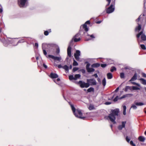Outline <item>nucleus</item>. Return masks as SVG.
<instances>
[{"mask_svg":"<svg viewBox=\"0 0 146 146\" xmlns=\"http://www.w3.org/2000/svg\"><path fill=\"white\" fill-rule=\"evenodd\" d=\"M115 5L114 1L111 2L110 6L106 9V11L107 13H110L113 12L115 10Z\"/></svg>","mask_w":146,"mask_h":146,"instance_id":"nucleus-4","label":"nucleus"},{"mask_svg":"<svg viewBox=\"0 0 146 146\" xmlns=\"http://www.w3.org/2000/svg\"><path fill=\"white\" fill-rule=\"evenodd\" d=\"M137 74L135 73L133 77L131 78L130 80H129V82H131L134 81L137 79Z\"/></svg>","mask_w":146,"mask_h":146,"instance_id":"nucleus-18","label":"nucleus"},{"mask_svg":"<svg viewBox=\"0 0 146 146\" xmlns=\"http://www.w3.org/2000/svg\"><path fill=\"white\" fill-rule=\"evenodd\" d=\"M94 109V106L92 105H90L89 106V107H88V109L90 110H92Z\"/></svg>","mask_w":146,"mask_h":146,"instance_id":"nucleus-30","label":"nucleus"},{"mask_svg":"<svg viewBox=\"0 0 146 146\" xmlns=\"http://www.w3.org/2000/svg\"><path fill=\"white\" fill-rule=\"evenodd\" d=\"M142 15H140L138 19L136 20V21L137 23L138 26L136 27L135 29V31H139L141 29V26L144 27L146 23V18L142 17Z\"/></svg>","mask_w":146,"mask_h":146,"instance_id":"nucleus-1","label":"nucleus"},{"mask_svg":"<svg viewBox=\"0 0 146 146\" xmlns=\"http://www.w3.org/2000/svg\"><path fill=\"white\" fill-rule=\"evenodd\" d=\"M85 24L87 25V24L89 25L90 24V21H86L84 23Z\"/></svg>","mask_w":146,"mask_h":146,"instance_id":"nucleus-48","label":"nucleus"},{"mask_svg":"<svg viewBox=\"0 0 146 146\" xmlns=\"http://www.w3.org/2000/svg\"><path fill=\"white\" fill-rule=\"evenodd\" d=\"M138 139L141 142H144L145 140V138L143 136H140L138 138Z\"/></svg>","mask_w":146,"mask_h":146,"instance_id":"nucleus-21","label":"nucleus"},{"mask_svg":"<svg viewBox=\"0 0 146 146\" xmlns=\"http://www.w3.org/2000/svg\"><path fill=\"white\" fill-rule=\"evenodd\" d=\"M62 68L64 69L66 71H68V67L66 65H65Z\"/></svg>","mask_w":146,"mask_h":146,"instance_id":"nucleus-28","label":"nucleus"},{"mask_svg":"<svg viewBox=\"0 0 146 146\" xmlns=\"http://www.w3.org/2000/svg\"><path fill=\"white\" fill-rule=\"evenodd\" d=\"M107 78L108 79H111L113 77L112 74L111 73H108L107 74Z\"/></svg>","mask_w":146,"mask_h":146,"instance_id":"nucleus-24","label":"nucleus"},{"mask_svg":"<svg viewBox=\"0 0 146 146\" xmlns=\"http://www.w3.org/2000/svg\"><path fill=\"white\" fill-rule=\"evenodd\" d=\"M69 78L70 80H74V77L72 75H70L69 76Z\"/></svg>","mask_w":146,"mask_h":146,"instance_id":"nucleus-34","label":"nucleus"},{"mask_svg":"<svg viewBox=\"0 0 146 146\" xmlns=\"http://www.w3.org/2000/svg\"><path fill=\"white\" fill-rule=\"evenodd\" d=\"M106 80L105 78H104L102 81V84L104 86L106 85Z\"/></svg>","mask_w":146,"mask_h":146,"instance_id":"nucleus-32","label":"nucleus"},{"mask_svg":"<svg viewBox=\"0 0 146 146\" xmlns=\"http://www.w3.org/2000/svg\"><path fill=\"white\" fill-rule=\"evenodd\" d=\"M69 68H70V69H72V65H70V66Z\"/></svg>","mask_w":146,"mask_h":146,"instance_id":"nucleus-62","label":"nucleus"},{"mask_svg":"<svg viewBox=\"0 0 146 146\" xmlns=\"http://www.w3.org/2000/svg\"><path fill=\"white\" fill-rule=\"evenodd\" d=\"M97 80H98V81L99 82L100 81V79L99 78H98Z\"/></svg>","mask_w":146,"mask_h":146,"instance_id":"nucleus-64","label":"nucleus"},{"mask_svg":"<svg viewBox=\"0 0 146 146\" xmlns=\"http://www.w3.org/2000/svg\"><path fill=\"white\" fill-rule=\"evenodd\" d=\"M18 4L20 7H26L27 5V0H18Z\"/></svg>","mask_w":146,"mask_h":146,"instance_id":"nucleus-5","label":"nucleus"},{"mask_svg":"<svg viewBox=\"0 0 146 146\" xmlns=\"http://www.w3.org/2000/svg\"><path fill=\"white\" fill-rule=\"evenodd\" d=\"M141 35V38L142 40H146V36L143 33V31H141L136 35V37L137 38H139Z\"/></svg>","mask_w":146,"mask_h":146,"instance_id":"nucleus-7","label":"nucleus"},{"mask_svg":"<svg viewBox=\"0 0 146 146\" xmlns=\"http://www.w3.org/2000/svg\"><path fill=\"white\" fill-rule=\"evenodd\" d=\"M141 82L142 84L144 85H146V80L143 78H141L139 80Z\"/></svg>","mask_w":146,"mask_h":146,"instance_id":"nucleus-23","label":"nucleus"},{"mask_svg":"<svg viewBox=\"0 0 146 146\" xmlns=\"http://www.w3.org/2000/svg\"><path fill=\"white\" fill-rule=\"evenodd\" d=\"M58 68H62V67H63V66H62L61 65H59L58 66Z\"/></svg>","mask_w":146,"mask_h":146,"instance_id":"nucleus-57","label":"nucleus"},{"mask_svg":"<svg viewBox=\"0 0 146 146\" xmlns=\"http://www.w3.org/2000/svg\"><path fill=\"white\" fill-rule=\"evenodd\" d=\"M86 63H88L86 66V69L87 72H94L95 69L94 68H89V66L90 65V64L88 63V62H86Z\"/></svg>","mask_w":146,"mask_h":146,"instance_id":"nucleus-11","label":"nucleus"},{"mask_svg":"<svg viewBox=\"0 0 146 146\" xmlns=\"http://www.w3.org/2000/svg\"><path fill=\"white\" fill-rule=\"evenodd\" d=\"M51 32V29H49L48 31H45L44 32V34L45 36H47L48 35L49 33Z\"/></svg>","mask_w":146,"mask_h":146,"instance_id":"nucleus-22","label":"nucleus"},{"mask_svg":"<svg viewBox=\"0 0 146 146\" xmlns=\"http://www.w3.org/2000/svg\"><path fill=\"white\" fill-rule=\"evenodd\" d=\"M80 76H81L80 74H76L75 75L74 77V80H76L78 78H80Z\"/></svg>","mask_w":146,"mask_h":146,"instance_id":"nucleus-25","label":"nucleus"},{"mask_svg":"<svg viewBox=\"0 0 146 146\" xmlns=\"http://www.w3.org/2000/svg\"><path fill=\"white\" fill-rule=\"evenodd\" d=\"M144 8L143 13L141 15L143 16L142 17H145L146 18V0H144Z\"/></svg>","mask_w":146,"mask_h":146,"instance_id":"nucleus-12","label":"nucleus"},{"mask_svg":"<svg viewBox=\"0 0 146 146\" xmlns=\"http://www.w3.org/2000/svg\"><path fill=\"white\" fill-rule=\"evenodd\" d=\"M119 90V87H117L115 90V92H117L118 90Z\"/></svg>","mask_w":146,"mask_h":146,"instance_id":"nucleus-59","label":"nucleus"},{"mask_svg":"<svg viewBox=\"0 0 146 146\" xmlns=\"http://www.w3.org/2000/svg\"><path fill=\"white\" fill-rule=\"evenodd\" d=\"M116 69L115 67L112 66L111 67V68L110 69V71L111 72H113L114 71H116Z\"/></svg>","mask_w":146,"mask_h":146,"instance_id":"nucleus-33","label":"nucleus"},{"mask_svg":"<svg viewBox=\"0 0 146 146\" xmlns=\"http://www.w3.org/2000/svg\"><path fill=\"white\" fill-rule=\"evenodd\" d=\"M78 65L77 62L74 60H73V66H77Z\"/></svg>","mask_w":146,"mask_h":146,"instance_id":"nucleus-31","label":"nucleus"},{"mask_svg":"<svg viewBox=\"0 0 146 146\" xmlns=\"http://www.w3.org/2000/svg\"><path fill=\"white\" fill-rule=\"evenodd\" d=\"M34 48L35 49H35L36 48V43H35V46H34Z\"/></svg>","mask_w":146,"mask_h":146,"instance_id":"nucleus-53","label":"nucleus"},{"mask_svg":"<svg viewBox=\"0 0 146 146\" xmlns=\"http://www.w3.org/2000/svg\"><path fill=\"white\" fill-rule=\"evenodd\" d=\"M87 92H94V89L92 87H90L87 90Z\"/></svg>","mask_w":146,"mask_h":146,"instance_id":"nucleus-26","label":"nucleus"},{"mask_svg":"<svg viewBox=\"0 0 146 146\" xmlns=\"http://www.w3.org/2000/svg\"><path fill=\"white\" fill-rule=\"evenodd\" d=\"M126 106H123V114L125 115H126Z\"/></svg>","mask_w":146,"mask_h":146,"instance_id":"nucleus-29","label":"nucleus"},{"mask_svg":"<svg viewBox=\"0 0 146 146\" xmlns=\"http://www.w3.org/2000/svg\"><path fill=\"white\" fill-rule=\"evenodd\" d=\"M77 84L81 88H87L90 86V85L88 82L85 83L84 82L81 80L79 81L77 83Z\"/></svg>","mask_w":146,"mask_h":146,"instance_id":"nucleus-6","label":"nucleus"},{"mask_svg":"<svg viewBox=\"0 0 146 146\" xmlns=\"http://www.w3.org/2000/svg\"><path fill=\"white\" fill-rule=\"evenodd\" d=\"M24 42V41H23V40H19V41L18 42L17 44L16 45H17V44L18 43L22 42Z\"/></svg>","mask_w":146,"mask_h":146,"instance_id":"nucleus-52","label":"nucleus"},{"mask_svg":"<svg viewBox=\"0 0 146 146\" xmlns=\"http://www.w3.org/2000/svg\"><path fill=\"white\" fill-rule=\"evenodd\" d=\"M119 113V110L118 109H115L111 110V113H110L108 116L111 121L112 122L113 124H115L116 122L115 121V116H118Z\"/></svg>","mask_w":146,"mask_h":146,"instance_id":"nucleus-2","label":"nucleus"},{"mask_svg":"<svg viewBox=\"0 0 146 146\" xmlns=\"http://www.w3.org/2000/svg\"><path fill=\"white\" fill-rule=\"evenodd\" d=\"M68 55L69 57H71V47L70 46H69L67 49Z\"/></svg>","mask_w":146,"mask_h":146,"instance_id":"nucleus-15","label":"nucleus"},{"mask_svg":"<svg viewBox=\"0 0 146 146\" xmlns=\"http://www.w3.org/2000/svg\"><path fill=\"white\" fill-rule=\"evenodd\" d=\"M50 76L52 78H58V76L56 74L52 72L50 74Z\"/></svg>","mask_w":146,"mask_h":146,"instance_id":"nucleus-16","label":"nucleus"},{"mask_svg":"<svg viewBox=\"0 0 146 146\" xmlns=\"http://www.w3.org/2000/svg\"><path fill=\"white\" fill-rule=\"evenodd\" d=\"M120 77L121 78H125L124 74L123 72H121L120 74Z\"/></svg>","mask_w":146,"mask_h":146,"instance_id":"nucleus-36","label":"nucleus"},{"mask_svg":"<svg viewBox=\"0 0 146 146\" xmlns=\"http://www.w3.org/2000/svg\"><path fill=\"white\" fill-rule=\"evenodd\" d=\"M142 75L143 77L146 78V74L144 73L143 72L142 73Z\"/></svg>","mask_w":146,"mask_h":146,"instance_id":"nucleus-49","label":"nucleus"},{"mask_svg":"<svg viewBox=\"0 0 146 146\" xmlns=\"http://www.w3.org/2000/svg\"><path fill=\"white\" fill-rule=\"evenodd\" d=\"M131 108L135 109H136L137 108V106L134 105H133L131 106Z\"/></svg>","mask_w":146,"mask_h":146,"instance_id":"nucleus-46","label":"nucleus"},{"mask_svg":"<svg viewBox=\"0 0 146 146\" xmlns=\"http://www.w3.org/2000/svg\"><path fill=\"white\" fill-rule=\"evenodd\" d=\"M47 46V45L46 44H42V48L43 49V53L46 56L47 55V52L45 49L46 48H44L46 47V46Z\"/></svg>","mask_w":146,"mask_h":146,"instance_id":"nucleus-17","label":"nucleus"},{"mask_svg":"<svg viewBox=\"0 0 146 146\" xmlns=\"http://www.w3.org/2000/svg\"><path fill=\"white\" fill-rule=\"evenodd\" d=\"M102 22V21H98L96 22V23L97 24H100Z\"/></svg>","mask_w":146,"mask_h":146,"instance_id":"nucleus-60","label":"nucleus"},{"mask_svg":"<svg viewBox=\"0 0 146 146\" xmlns=\"http://www.w3.org/2000/svg\"><path fill=\"white\" fill-rule=\"evenodd\" d=\"M115 0H113L112 2L114 1V3H115ZM106 1L108 2V4L106 5V7H107L110 5L111 0H106Z\"/></svg>","mask_w":146,"mask_h":146,"instance_id":"nucleus-27","label":"nucleus"},{"mask_svg":"<svg viewBox=\"0 0 146 146\" xmlns=\"http://www.w3.org/2000/svg\"><path fill=\"white\" fill-rule=\"evenodd\" d=\"M107 65L106 64H102L101 65V66L102 68H104L107 66Z\"/></svg>","mask_w":146,"mask_h":146,"instance_id":"nucleus-45","label":"nucleus"},{"mask_svg":"<svg viewBox=\"0 0 146 146\" xmlns=\"http://www.w3.org/2000/svg\"><path fill=\"white\" fill-rule=\"evenodd\" d=\"M131 83L132 84H133L134 85H137L138 86H139V84H138V83H135V82H132Z\"/></svg>","mask_w":146,"mask_h":146,"instance_id":"nucleus-50","label":"nucleus"},{"mask_svg":"<svg viewBox=\"0 0 146 146\" xmlns=\"http://www.w3.org/2000/svg\"><path fill=\"white\" fill-rule=\"evenodd\" d=\"M126 140L127 142L129 143L130 141V139L128 137V136H127L126 138Z\"/></svg>","mask_w":146,"mask_h":146,"instance_id":"nucleus-47","label":"nucleus"},{"mask_svg":"<svg viewBox=\"0 0 146 146\" xmlns=\"http://www.w3.org/2000/svg\"><path fill=\"white\" fill-rule=\"evenodd\" d=\"M82 27L86 32H87L88 31V28L87 27V25L84 24L82 25Z\"/></svg>","mask_w":146,"mask_h":146,"instance_id":"nucleus-20","label":"nucleus"},{"mask_svg":"<svg viewBox=\"0 0 146 146\" xmlns=\"http://www.w3.org/2000/svg\"><path fill=\"white\" fill-rule=\"evenodd\" d=\"M132 88L133 90H137L139 89V88L136 86H133Z\"/></svg>","mask_w":146,"mask_h":146,"instance_id":"nucleus-42","label":"nucleus"},{"mask_svg":"<svg viewBox=\"0 0 146 146\" xmlns=\"http://www.w3.org/2000/svg\"><path fill=\"white\" fill-rule=\"evenodd\" d=\"M80 51L79 50H76V52L74 54V57L76 59V60L77 61H79L80 60L79 56L80 55Z\"/></svg>","mask_w":146,"mask_h":146,"instance_id":"nucleus-10","label":"nucleus"},{"mask_svg":"<svg viewBox=\"0 0 146 146\" xmlns=\"http://www.w3.org/2000/svg\"><path fill=\"white\" fill-rule=\"evenodd\" d=\"M60 81V79L59 78H58L57 79V82H58V81Z\"/></svg>","mask_w":146,"mask_h":146,"instance_id":"nucleus-63","label":"nucleus"},{"mask_svg":"<svg viewBox=\"0 0 146 146\" xmlns=\"http://www.w3.org/2000/svg\"><path fill=\"white\" fill-rule=\"evenodd\" d=\"M79 35H80L79 34H77L75 35V37H77Z\"/></svg>","mask_w":146,"mask_h":146,"instance_id":"nucleus-61","label":"nucleus"},{"mask_svg":"<svg viewBox=\"0 0 146 146\" xmlns=\"http://www.w3.org/2000/svg\"><path fill=\"white\" fill-rule=\"evenodd\" d=\"M111 104V103L110 102H106L105 103V104L106 105H109L110 104Z\"/></svg>","mask_w":146,"mask_h":146,"instance_id":"nucleus-51","label":"nucleus"},{"mask_svg":"<svg viewBox=\"0 0 146 146\" xmlns=\"http://www.w3.org/2000/svg\"><path fill=\"white\" fill-rule=\"evenodd\" d=\"M100 66V64L99 63H96L93 64L91 65V67L92 68H98Z\"/></svg>","mask_w":146,"mask_h":146,"instance_id":"nucleus-19","label":"nucleus"},{"mask_svg":"<svg viewBox=\"0 0 146 146\" xmlns=\"http://www.w3.org/2000/svg\"><path fill=\"white\" fill-rule=\"evenodd\" d=\"M135 104L137 106H142L144 105V104L142 102H137L135 103Z\"/></svg>","mask_w":146,"mask_h":146,"instance_id":"nucleus-37","label":"nucleus"},{"mask_svg":"<svg viewBox=\"0 0 146 146\" xmlns=\"http://www.w3.org/2000/svg\"><path fill=\"white\" fill-rule=\"evenodd\" d=\"M3 11V8L2 7L0 8V13H1Z\"/></svg>","mask_w":146,"mask_h":146,"instance_id":"nucleus-58","label":"nucleus"},{"mask_svg":"<svg viewBox=\"0 0 146 146\" xmlns=\"http://www.w3.org/2000/svg\"><path fill=\"white\" fill-rule=\"evenodd\" d=\"M78 69V68L77 67H74L72 70L73 72H74L75 71L77 70Z\"/></svg>","mask_w":146,"mask_h":146,"instance_id":"nucleus-40","label":"nucleus"},{"mask_svg":"<svg viewBox=\"0 0 146 146\" xmlns=\"http://www.w3.org/2000/svg\"><path fill=\"white\" fill-rule=\"evenodd\" d=\"M88 35V36H90V35ZM90 36L92 38H95V37L94 36V35H90Z\"/></svg>","mask_w":146,"mask_h":146,"instance_id":"nucleus-55","label":"nucleus"},{"mask_svg":"<svg viewBox=\"0 0 146 146\" xmlns=\"http://www.w3.org/2000/svg\"><path fill=\"white\" fill-rule=\"evenodd\" d=\"M43 66L45 68H47V66L45 64H43Z\"/></svg>","mask_w":146,"mask_h":146,"instance_id":"nucleus-56","label":"nucleus"},{"mask_svg":"<svg viewBox=\"0 0 146 146\" xmlns=\"http://www.w3.org/2000/svg\"><path fill=\"white\" fill-rule=\"evenodd\" d=\"M126 123V121L122 122L121 125H119L118 126V129L120 130H121L123 128L125 127Z\"/></svg>","mask_w":146,"mask_h":146,"instance_id":"nucleus-13","label":"nucleus"},{"mask_svg":"<svg viewBox=\"0 0 146 146\" xmlns=\"http://www.w3.org/2000/svg\"><path fill=\"white\" fill-rule=\"evenodd\" d=\"M130 144L133 146H136L135 145L134 143L132 141H130Z\"/></svg>","mask_w":146,"mask_h":146,"instance_id":"nucleus-44","label":"nucleus"},{"mask_svg":"<svg viewBox=\"0 0 146 146\" xmlns=\"http://www.w3.org/2000/svg\"><path fill=\"white\" fill-rule=\"evenodd\" d=\"M80 71L83 73L85 74L86 72L85 70L84 69H82L80 70Z\"/></svg>","mask_w":146,"mask_h":146,"instance_id":"nucleus-43","label":"nucleus"},{"mask_svg":"<svg viewBox=\"0 0 146 146\" xmlns=\"http://www.w3.org/2000/svg\"><path fill=\"white\" fill-rule=\"evenodd\" d=\"M130 87H129V86H126L125 89V92L127 91L128 89H130Z\"/></svg>","mask_w":146,"mask_h":146,"instance_id":"nucleus-39","label":"nucleus"},{"mask_svg":"<svg viewBox=\"0 0 146 146\" xmlns=\"http://www.w3.org/2000/svg\"><path fill=\"white\" fill-rule=\"evenodd\" d=\"M48 56L49 58H51L54 60H57L58 61H60L61 60V58L59 57L51 55H48Z\"/></svg>","mask_w":146,"mask_h":146,"instance_id":"nucleus-14","label":"nucleus"},{"mask_svg":"<svg viewBox=\"0 0 146 146\" xmlns=\"http://www.w3.org/2000/svg\"><path fill=\"white\" fill-rule=\"evenodd\" d=\"M141 48L143 50H145L146 49V47L144 44H141L140 45Z\"/></svg>","mask_w":146,"mask_h":146,"instance_id":"nucleus-35","label":"nucleus"},{"mask_svg":"<svg viewBox=\"0 0 146 146\" xmlns=\"http://www.w3.org/2000/svg\"><path fill=\"white\" fill-rule=\"evenodd\" d=\"M74 115L75 116L78 118L84 119L85 118L84 117H82V113L80 110L79 109H76L74 106L72 104L70 105Z\"/></svg>","mask_w":146,"mask_h":146,"instance_id":"nucleus-3","label":"nucleus"},{"mask_svg":"<svg viewBox=\"0 0 146 146\" xmlns=\"http://www.w3.org/2000/svg\"><path fill=\"white\" fill-rule=\"evenodd\" d=\"M56 53L57 54H58L59 53L60 49H59V48H56Z\"/></svg>","mask_w":146,"mask_h":146,"instance_id":"nucleus-41","label":"nucleus"},{"mask_svg":"<svg viewBox=\"0 0 146 146\" xmlns=\"http://www.w3.org/2000/svg\"><path fill=\"white\" fill-rule=\"evenodd\" d=\"M80 38H74V41L75 42H78L79 41H80Z\"/></svg>","mask_w":146,"mask_h":146,"instance_id":"nucleus-38","label":"nucleus"},{"mask_svg":"<svg viewBox=\"0 0 146 146\" xmlns=\"http://www.w3.org/2000/svg\"><path fill=\"white\" fill-rule=\"evenodd\" d=\"M132 95L131 94H126L125 95H123L121 97L119 98L118 96H117L116 97L113 99V101L114 102H116L118 100H121L122 99L125 98L129 96H132Z\"/></svg>","mask_w":146,"mask_h":146,"instance_id":"nucleus-8","label":"nucleus"},{"mask_svg":"<svg viewBox=\"0 0 146 146\" xmlns=\"http://www.w3.org/2000/svg\"><path fill=\"white\" fill-rule=\"evenodd\" d=\"M93 76H94L96 78H97L98 77V76L97 74H94L93 75Z\"/></svg>","mask_w":146,"mask_h":146,"instance_id":"nucleus-54","label":"nucleus"},{"mask_svg":"<svg viewBox=\"0 0 146 146\" xmlns=\"http://www.w3.org/2000/svg\"><path fill=\"white\" fill-rule=\"evenodd\" d=\"M87 82L91 86L94 85L96 84V81L94 79H88L87 80Z\"/></svg>","mask_w":146,"mask_h":146,"instance_id":"nucleus-9","label":"nucleus"}]
</instances>
